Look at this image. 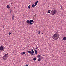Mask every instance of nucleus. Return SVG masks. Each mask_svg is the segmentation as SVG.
Here are the masks:
<instances>
[{
    "label": "nucleus",
    "mask_w": 66,
    "mask_h": 66,
    "mask_svg": "<svg viewBox=\"0 0 66 66\" xmlns=\"http://www.w3.org/2000/svg\"><path fill=\"white\" fill-rule=\"evenodd\" d=\"M63 40L64 41L66 40V37H63Z\"/></svg>",
    "instance_id": "obj_8"
},
{
    "label": "nucleus",
    "mask_w": 66,
    "mask_h": 66,
    "mask_svg": "<svg viewBox=\"0 0 66 66\" xmlns=\"http://www.w3.org/2000/svg\"><path fill=\"white\" fill-rule=\"evenodd\" d=\"M4 51V50H3V51Z\"/></svg>",
    "instance_id": "obj_32"
},
{
    "label": "nucleus",
    "mask_w": 66,
    "mask_h": 66,
    "mask_svg": "<svg viewBox=\"0 0 66 66\" xmlns=\"http://www.w3.org/2000/svg\"><path fill=\"white\" fill-rule=\"evenodd\" d=\"M8 55V54L7 53L5 54V55H4V56H3V59H4V60H6L7 59V57Z\"/></svg>",
    "instance_id": "obj_3"
},
{
    "label": "nucleus",
    "mask_w": 66,
    "mask_h": 66,
    "mask_svg": "<svg viewBox=\"0 0 66 66\" xmlns=\"http://www.w3.org/2000/svg\"><path fill=\"white\" fill-rule=\"evenodd\" d=\"M10 34H11V33L10 32L9 33V35H10Z\"/></svg>",
    "instance_id": "obj_25"
},
{
    "label": "nucleus",
    "mask_w": 66,
    "mask_h": 66,
    "mask_svg": "<svg viewBox=\"0 0 66 66\" xmlns=\"http://www.w3.org/2000/svg\"><path fill=\"white\" fill-rule=\"evenodd\" d=\"M30 22H33V21H34L33 20H31L30 21Z\"/></svg>",
    "instance_id": "obj_20"
},
{
    "label": "nucleus",
    "mask_w": 66,
    "mask_h": 66,
    "mask_svg": "<svg viewBox=\"0 0 66 66\" xmlns=\"http://www.w3.org/2000/svg\"><path fill=\"white\" fill-rule=\"evenodd\" d=\"M40 57H41V55H38L37 56V57L38 58H39Z\"/></svg>",
    "instance_id": "obj_12"
},
{
    "label": "nucleus",
    "mask_w": 66,
    "mask_h": 66,
    "mask_svg": "<svg viewBox=\"0 0 66 66\" xmlns=\"http://www.w3.org/2000/svg\"><path fill=\"white\" fill-rule=\"evenodd\" d=\"M41 33H42V34H43V32H42Z\"/></svg>",
    "instance_id": "obj_28"
},
{
    "label": "nucleus",
    "mask_w": 66,
    "mask_h": 66,
    "mask_svg": "<svg viewBox=\"0 0 66 66\" xmlns=\"http://www.w3.org/2000/svg\"><path fill=\"white\" fill-rule=\"evenodd\" d=\"M4 26H5V25H4Z\"/></svg>",
    "instance_id": "obj_30"
},
{
    "label": "nucleus",
    "mask_w": 66,
    "mask_h": 66,
    "mask_svg": "<svg viewBox=\"0 0 66 66\" xmlns=\"http://www.w3.org/2000/svg\"><path fill=\"white\" fill-rule=\"evenodd\" d=\"M28 66V65L27 64L26 65V66Z\"/></svg>",
    "instance_id": "obj_26"
},
{
    "label": "nucleus",
    "mask_w": 66,
    "mask_h": 66,
    "mask_svg": "<svg viewBox=\"0 0 66 66\" xmlns=\"http://www.w3.org/2000/svg\"><path fill=\"white\" fill-rule=\"evenodd\" d=\"M59 34L57 32H56L53 35L52 38L55 40H57L59 37Z\"/></svg>",
    "instance_id": "obj_1"
},
{
    "label": "nucleus",
    "mask_w": 66,
    "mask_h": 66,
    "mask_svg": "<svg viewBox=\"0 0 66 66\" xmlns=\"http://www.w3.org/2000/svg\"><path fill=\"white\" fill-rule=\"evenodd\" d=\"M25 54V52H23L22 53V55H23Z\"/></svg>",
    "instance_id": "obj_17"
},
{
    "label": "nucleus",
    "mask_w": 66,
    "mask_h": 66,
    "mask_svg": "<svg viewBox=\"0 0 66 66\" xmlns=\"http://www.w3.org/2000/svg\"><path fill=\"white\" fill-rule=\"evenodd\" d=\"M3 47L2 46H1V47H0V50H3Z\"/></svg>",
    "instance_id": "obj_4"
},
{
    "label": "nucleus",
    "mask_w": 66,
    "mask_h": 66,
    "mask_svg": "<svg viewBox=\"0 0 66 66\" xmlns=\"http://www.w3.org/2000/svg\"><path fill=\"white\" fill-rule=\"evenodd\" d=\"M35 49H36L35 50H37V47H36Z\"/></svg>",
    "instance_id": "obj_24"
},
{
    "label": "nucleus",
    "mask_w": 66,
    "mask_h": 66,
    "mask_svg": "<svg viewBox=\"0 0 66 66\" xmlns=\"http://www.w3.org/2000/svg\"><path fill=\"white\" fill-rule=\"evenodd\" d=\"M33 24V23H32L31 22H30V24H29L31 25V24Z\"/></svg>",
    "instance_id": "obj_22"
},
{
    "label": "nucleus",
    "mask_w": 66,
    "mask_h": 66,
    "mask_svg": "<svg viewBox=\"0 0 66 66\" xmlns=\"http://www.w3.org/2000/svg\"><path fill=\"white\" fill-rule=\"evenodd\" d=\"M31 52H32V53L33 54L34 53V52L33 50L32 49V48L31 49Z\"/></svg>",
    "instance_id": "obj_9"
},
{
    "label": "nucleus",
    "mask_w": 66,
    "mask_h": 66,
    "mask_svg": "<svg viewBox=\"0 0 66 66\" xmlns=\"http://www.w3.org/2000/svg\"><path fill=\"white\" fill-rule=\"evenodd\" d=\"M26 22L27 23H30V21L29 20H27L26 21Z\"/></svg>",
    "instance_id": "obj_6"
},
{
    "label": "nucleus",
    "mask_w": 66,
    "mask_h": 66,
    "mask_svg": "<svg viewBox=\"0 0 66 66\" xmlns=\"http://www.w3.org/2000/svg\"><path fill=\"white\" fill-rule=\"evenodd\" d=\"M28 9H30V5H29L28 6Z\"/></svg>",
    "instance_id": "obj_21"
},
{
    "label": "nucleus",
    "mask_w": 66,
    "mask_h": 66,
    "mask_svg": "<svg viewBox=\"0 0 66 66\" xmlns=\"http://www.w3.org/2000/svg\"><path fill=\"white\" fill-rule=\"evenodd\" d=\"M36 6V5H35L34 4H33L32 5V7H34L35 6Z\"/></svg>",
    "instance_id": "obj_7"
},
{
    "label": "nucleus",
    "mask_w": 66,
    "mask_h": 66,
    "mask_svg": "<svg viewBox=\"0 0 66 66\" xmlns=\"http://www.w3.org/2000/svg\"><path fill=\"white\" fill-rule=\"evenodd\" d=\"M3 28H4V27H3Z\"/></svg>",
    "instance_id": "obj_31"
},
{
    "label": "nucleus",
    "mask_w": 66,
    "mask_h": 66,
    "mask_svg": "<svg viewBox=\"0 0 66 66\" xmlns=\"http://www.w3.org/2000/svg\"><path fill=\"white\" fill-rule=\"evenodd\" d=\"M7 8L8 9H9L10 8V7L9 6V5H8L7 6Z\"/></svg>",
    "instance_id": "obj_14"
},
{
    "label": "nucleus",
    "mask_w": 66,
    "mask_h": 66,
    "mask_svg": "<svg viewBox=\"0 0 66 66\" xmlns=\"http://www.w3.org/2000/svg\"><path fill=\"white\" fill-rule=\"evenodd\" d=\"M12 13L11 11H10V13Z\"/></svg>",
    "instance_id": "obj_27"
},
{
    "label": "nucleus",
    "mask_w": 66,
    "mask_h": 66,
    "mask_svg": "<svg viewBox=\"0 0 66 66\" xmlns=\"http://www.w3.org/2000/svg\"><path fill=\"white\" fill-rule=\"evenodd\" d=\"M41 32V31H40V30H39L38 31V34H40V33H40Z\"/></svg>",
    "instance_id": "obj_16"
},
{
    "label": "nucleus",
    "mask_w": 66,
    "mask_h": 66,
    "mask_svg": "<svg viewBox=\"0 0 66 66\" xmlns=\"http://www.w3.org/2000/svg\"><path fill=\"white\" fill-rule=\"evenodd\" d=\"M57 11L56 9H53L51 11L50 14L52 15H54L56 13Z\"/></svg>",
    "instance_id": "obj_2"
},
{
    "label": "nucleus",
    "mask_w": 66,
    "mask_h": 66,
    "mask_svg": "<svg viewBox=\"0 0 66 66\" xmlns=\"http://www.w3.org/2000/svg\"><path fill=\"white\" fill-rule=\"evenodd\" d=\"M14 15H12V20H14Z\"/></svg>",
    "instance_id": "obj_10"
},
{
    "label": "nucleus",
    "mask_w": 66,
    "mask_h": 66,
    "mask_svg": "<svg viewBox=\"0 0 66 66\" xmlns=\"http://www.w3.org/2000/svg\"><path fill=\"white\" fill-rule=\"evenodd\" d=\"M37 50H35V54H37Z\"/></svg>",
    "instance_id": "obj_11"
},
{
    "label": "nucleus",
    "mask_w": 66,
    "mask_h": 66,
    "mask_svg": "<svg viewBox=\"0 0 66 66\" xmlns=\"http://www.w3.org/2000/svg\"><path fill=\"white\" fill-rule=\"evenodd\" d=\"M36 60H37V59L36 57H34L33 59V60L34 61H36Z\"/></svg>",
    "instance_id": "obj_13"
},
{
    "label": "nucleus",
    "mask_w": 66,
    "mask_h": 66,
    "mask_svg": "<svg viewBox=\"0 0 66 66\" xmlns=\"http://www.w3.org/2000/svg\"><path fill=\"white\" fill-rule=\"evenodd\" d=\"M38 1H37V2H35V5L36 6V5H37V4L38 3Z\"/></svg>",
    "instance_id": "obj_5"
},
{
    "label": "nucleus",
    "mask_w": 66,
    "mask_h": 66,
    "mask_svg": "<svg viewBox=\"0 0 66 66\" xmlns=\"http://www.w3.org/2000/svg\"><path fill=\"white\" fill-rule=\"evenodd\" d=\"M31 52L30 51H28V53L29 54H30Z\"/></svg>",
    "instance_id": "obj_23"
},
{
    "label": "nucleus",
    "mask_w": 66,
    "mask_h": 66,
    "mask_svg": "<svg viewBox=\"0 0 66 66\" xmlns=\"http://www.w3.org/2000/svg\"><path fill=\"white\" fill-rule=\"evenodd\" d=\"M50 12H51V11L50 10H49L48 11V13H50Z\"/></svg>",
    "instance_id": "obj_18"
},
{
    "label": "nucleus",
    "mask_w": 66,
    "mask_h": 66,
    "mask_svg": "<svg viewBox=\"0 0 66 66\" xmlns=\"http://www.w3.org/2000/svg\"><path fill=\"white\" fill-rule=\"evenodd\" d=\"M41 59V58H39L38 59V61H39Z\"/></svg>",
    "instance_id": "obj_15"
},
{
    "label": "nucleus",
    "mask_w": 66,
    "mask_h": 66,
    "mask_svg": "<svg viewBox=\"0 0 66 66\" xmlns=\"http://www.w3.org/2000/svg\"><path fill=\"white\" fill-rule=\"evenodd\" d=\"M30 54H31V55H34V54L33 53H32L31 52L30 53Z\"/></svg>",
    "instance_id": "obj_19"
},
{
    "label": "nucleus",
    "mask_w": 66,
    "mask_h": 66,
    "mask_svg": "<svg viewBox=\"0 0 66 66\" xmlns=\"http://www.w3.org/2000/svg\"><path fill=\"white\" fill-rule=\"evenodd\" d=\"M13 4V3L12 2L11 3V4Z\"/></svg>",
    "instance_id": "obj_29"
}]
</instances>
